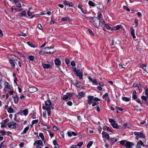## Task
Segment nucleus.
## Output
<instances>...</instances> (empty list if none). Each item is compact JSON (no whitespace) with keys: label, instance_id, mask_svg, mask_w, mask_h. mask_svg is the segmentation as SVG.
Instances as JSON below:
<instances>
[{"label":"nucleus","instance_id":"53","mask_svg":"<svg viewBox=\"0 0 148 148\" xmlns=\"http://www.w3.org/2000/svg\"><path fill=\"white\" fill-rule=\"evenodd\" d=\"M18 36H27V35L25 33H22L21 34H19L18 35Z\"/></svg>","mask_w":148,"mask_h":148},{"label":"nucleus","instance_id":"23","mask_svg":"<svg viewBox=\"0 0 148 148\" xmlns=\"http://www.w3.org/2000/svg\"><path fill=\"white\" fill-rule=\"evenodd\" d=\"M9 62L12 68H14L15 66V64L13 60H10Z\"/></svg>","mask_w":148,"mask_h":148},{"label":"nucleus","instance_id":"18","mask_svg":"<svg viewBox=\"0 0 148 148\" xmlns=\"http://www.w3.org/2000/svg\"><path fill=\"white\" fill-rule=\"evenodd\" d=\"M130 29L131 30V34L132 35V37L134 38H136V36H135V32L134 29L132 27H131L130 28Z\"/></svg>","mask_w":148,"mask_h":148},{"label":"nucleus","instance_id":"13","mask_svg":"<svg viewBox=\"0 0 148 148\" xmlns=\"http://www.w3.org/2000/svg\"><path fill=\"white\" fill-rule=\"evenodd\" d=\"M102 135L103 138L108 139L109 138V134L104 131H103L102 133Z\"/></svg>","mask_w":148,"mask_h":148},{"label":"nucleus","instance_id":"40","mask_svg":"<svg viewBox=\"0 0 148 148\" xmlns=\"http://www.w3.org/2000/svg\"><path fill=\"white\" fill-rule=\"evenodd\" d=\"M29 127H28V126L25 127L23 130V134L26 133L27 131L29 130Z\"/></svg>","mask_w":148,"mask_h":148},{"label":"nucleus","instance_id":"25","mask_svg":"<svg viewBox=\"0 0 148 148\" xmlns=\"http://www.w3.org/2000/svg\"><path fill=\"white\" fill-rule=\"evenodd\" d=\"M132 97L134 99H137L136 93L135 90H134L133 92Z\"/></svg>","mask_w":148,"mask_h":148},{"label":"nucleus","instance_id":"59","mask_svg":"<svg viewBox=\"0 0 148 148\" xmlns=\"http://www.w3.org/2000/svg\"><path fill=\"white\" fill-rule=\"evenodd\" d=\"M49 135L51 137V138H52L54 136V135L51 132H49Z\"/></svg>","mask_w":148,"mask_h":148},{"label":"nucleus","instance_id":"4","mask_svg":"<svg viewBox=\"0 0 148 148\" xmlns=\"http://www.w3.org/2000/svg\"><path fill=\"white\" fill-rule=\"evenodd\" d=\"M45 50L44 51V53H47V54H50L53 53L55 51L53 47H48L45 48Z\"/></svg>","mask_w":148,"mask_h":148},{"label":"nucleus","instance_id":"61","mask_svg":"<svg viewBox=\"0 0 148 148\" xmlns=\"http://www.w3.org/2000/svg\"><path fill=\"white\" fill-rule=\"evenodd\" d=\"M83 144V142H81L77 144V146L79 147H80Z\"/></svg>","mask_w":148,"mask_h":148},{"label":"nucleus","instance_id":"17","mask_svg":"<svg viewBox=\"0 0 148 148\" xmlns=\"http://www.w3.org/2000/svg\"><path fill=\"white\" fill-rule=\"evenodd\" d=\"M12 97L14 99V103H17L18 100V96L16 95L14 96H12Z\"/></svg>","mask_w":148,"mask_h":148},{"label":"nucleus","instance_id":"36","mask_svg":"<svg viewBox=\"0 0 148 148\" xmlns=\"http://www.w3.org/2000/svg\"><path fill=\"white\" fill-rule=\"evenodd\" d=\"M102 16V15L101 14L99 13V12H98V17H97V18L99 20H101V18Z\"/></svg>","mask_w":148,"mask_h":148},{"label":"nucleus","instance_id":"43","mask_svg":"<svg viewBox=\"0 0 148 148\" xmlns=\"http://www.w3.org/2000/svg\"><path fill=\"white\" fill-rule=\"evenodd\" d=\"M8 111L9 113H12L13 112V110L12 108H10L8 110Z\"/></svg>","mask_w":148,"mask_h":148},{"label":"nucleus","instance_id":"32","mask_svg":"<svg viewBox=\"0 0 148 148\" xmlns=\"http://www.w3.org/2000/svg\"><path fill=\"white\" fill-rule=\"evenodd\" d=\"M91 82H92L93 84L97 85L98 84V83L97 82V80L96 79H92Z\"/></svg>","mask_w":148,"mask_h":148},{"label":"nucleus","instance_id":"47","mask_svg":"<svg viewBox=\"0 0 148 148\" xmlns=\"http://www.w3.org/2000/svg\"><path fill=\"white\" fill-rule=\"evenodd\" d=\"M148 97H147V96L146 97L144 96H141L142 99L145 101H146Z\"/></svg>","mask_w":148,"mask_h":148},{"label":"nucleus","instance_id":"63","mask_svg":"<svg viewBox=\"0 0 148 148\" xmlns=\"http://www.w3.org/2000/svg\"><path fill=\"white\" fill-rule=\"evenodd\" d=\"M88 31H89V33L92 36H94V34H93L92 31V30H91L90 29H89Z\"/></svg>","mask_w":148,"mask_h":148},{"label":"nucleus","instance_id":"52","mask_svg":"<svg viewBox=\"0 0 148 148\" xmlns=\"http://www.w3.org/2000/svg\"><path fill=\"white\" fill-rule=\"evenodd\" d=\"M69 1H66L64 0V1H63V3L65 5H68L69 4Z\"/></svg>","mask_w":148,"mask_h":148},{"label":"nucleus","instance_id":"39","mask_svg":"<svg viewBox=\"0 0 148 148\" xmlns=\"http://www.w3.org/2000/svg\"><path fill=\"white\" fill-rule=\"evenodd\" d=\"M16 5L17 7L21 8V5L20 3L18 1H17L16 3Z\"/></svg>","mask_w":148,"mask_h":148},{"label":"nucleus","instance_id":"28","mask_svg":"<svg viewBox=\"0 0 148 148\" xmlns=\"http://www.w3.org/2000/svg\"><path fill=\"white\" fill-rule=\"evenodd\" d=\"M93 142L92 141H90L88 143L87 145V147L88 148H90L92 145L93 143Z\"/></svg>","mask_w":148,"mask_h":148},{"label":"nucleus","instance_id":"51","mask_svg":"<svg viewBox=\"0 0 148 148\" xmlns=\"http://www.w3.org/2000/svg\"><path fill=\"white\" fill-rule=\"evenodd\" d=\"M71 65L73 66L74 67L75 66V62L74 61H73L71 62Z\"/></svg>","mask_w":148,"mask_h":148},{"label":"nucleus","instance_id":"11","mask_svg":"<svg viewBox=\"0 0 148 148\" xmlns=\"http://www.w3.org/2000/svg\"><path fill=\"white\" fill-rule=\"evenodd\" d=\"M73 83L77 88H81L83 87V86L81 85V83L80 82H77L75 81H74L73 82Z\"/></svg>","mask_w":148,"mask_h":148},{"label":"nucleus","instance_id":"49","mask_svg":"<svg viewBox=\"0 0 148 148\" xmlns=\"http://www.w3.org/2000/svg\"><path fill=\"white\" fill-rule=\"evenodd\" d=\"M123 8L127 10V11H130V10L129 8L127 6L124 5L123 7Z\"/></svg>","mask_w":148,"mask_h":148},{"label":"nucleus","instance_id":"19","mask_svg":"<svg viewBox=\"0 0 148 148\" xmlns=\"http://www.w3.org/2000/svg\"><path fill=\"white\" fill-rule=\"evenodd\" d=\"M54 62L56 65L57 66H60V65L61 64V61L58 58L55 59L54 61Z\"/></svg>","mask_w":148,"mask_h":148},{"label":"nucleus","instance_id":"58","mask_svg":"<svg viewBox=\"0 0 148 148\" xmlns=\"http://www.w3.org/2000/svg\"><path fill=\"white\" fill-rule=\"evenodd\" d=\"M66 63L68 65L70 62V60L67 59H66L65 60Z\"/></svg>","mask_w":148,"mask_h":148},{"label":"nucleus","instance_id":"22","mask_svg":"<svg viewBox=\"0 0 148 148\" xmlns=\"http://www.w3.org/2000/svg\"><path fill=\"white\" fill-rule=\"evenodd\" d=\"M111 143L112 144H114L118 141V139H116L115 138H111L110 139Z\"/></svg>","mask_w":148,"mask_h":148},{"label":"nucleus","instance_id":"57","mask_svg":"<svg viewBox=\"0 0 148 148\" xmlns=\"http://www.w3.org/2000/svg\"><path fill=\"white\" fill-rule=\"evenodd\" d=\"M122 27V26L121 25H118L116 26V29L117 30H119Z\"/></svg>","mask_w":148,"mask_h":148},{"label":"nucleus","instance_id":"50","mask_svg":"<svg viewBox=\"0 0 148 148\" xmlns=\"http://www.w3.org/2000/svg\"><path fill=\"white\" fill-rule=\"evenodd\" d=\"M68 98V97L67 95H64L63 97V100H65Z\"/></svg>","mask_w":148,"mask_h":148},{"label":"nucleus","instance_id":"62","mask_svg":"<svg viewBox=\"0 0 148 148\" xmlns=\"http://www.w3.org/2000/svg\"><path fill=\"white\" fill-rule=\"evenodd\" d=\"M134 22H135V23L136 24V27H137V26L138 25V20L136 19H135V20H134Z\"/></svg>","mask_w":148,"mask_h":148},{"label":"nucleus","instance_id":"56","mask_svg":"<svg viewBox=\"0 0 148 148\" xmlns=\"http://www.w3.org/2000/svg\"><path fill=\"white\" fill-rule=\"evenodd\" d=\"M0 133L3 136L5 135L6 134L5 132L3 130L1 131Z\"/></svg>","mask_w":148,"mask_h":148},{"label":"nucleus","instance_id":"24","mask_svg":"<svg viewBox=\"0 0 148 148\" xmlns=\"http://www.w3.org/2000/svg\"><path fill=\"white\" fill-rule=\"evenodd\" d=\"M103 129L105 130L108 131L111 133L112 132L110 129V128L109 127H108L107 126H103Z\"/></svg>","mask_w":148,"mask_h":148},{"label":"nucleus","instance_id":"15","mask_svg":"<svg viewBox=\"0 0 148 148\" xmlns=\"http://www.w3.org/2000/svg\"><path fill=\"white\" fill-rule=\"evenodd\" d=\"M140 66L144 70L148 73V66H147L146 65L142 64Z\"/></svg>","mask_w":148,"mask_h":148},{"label":"nucleus","instance_id":"21","mask_svg":"<svg viewBox=\"0 0 148 148\" xmlns=\"http://www.w3.org/2000/svg\"><path fill=\"white\" fill-rule=\"evenodd\" d=\"M83 97V92H81L79 93L77 96V98L78 99H80Z\"/></svg>","mask_w":148,"mask_h":148},{"label":"nucleus","instance_id":"30","mask_svg":"<svg viewBox=\"0 0 148 148\" xmlns=\"http://www.w3.org/2000/svg\"><path fill=\"white\" fill-rule=\"evenodd\" d=\"M4 85L5 88H9L10 87V85L7 82H5L4 84Z\"/></svg>","mask_w":148,"mask_h":148},{"label":"nucleus","instance_id":"20","mask_svg":"<svg viewBox=\"0 0 148 148\" xmlns=\"http://www.w3.org/2000/svg\"><path fill=\"white\" fill-rule=\"evenodd\" d=\"M42 66L43 67L44 69H48L50 67V64L44 63L42 64Z\"/></svg>","mask_w":148,"mask_h":148},{"label":"nucleus","instance_id":"55","mask_svg":"<svg viewBox=\"0 0 148 148\" xmlns=\"http://www.w3.org/2000/svg\"><path fill=\"white\" fill-rule=\"evenodd\" d=\"M137 87L138 88V90H139L140 91H141L142 90V87L140 84V85H139Z\"/></svg>","mask_w":148,"mask_h":148},{"label":"nucleus","instance_id":"8","mask_svg":"<svg viewBox=\"0 0 148 148\" xmlns=\"http://www.w3.org/2000/svg\"><path fill=\"white\" fill-rule=\"evenodd\" d=\"M74 72L75 73L76 75L79 76L80 79H82L83 75L79 70H77L75 69L74 70Z\"/></svg>","mask_w":148,"mask_h":148},{"label":"nucleus","instance_id":"54","mask_svg":"<svg viewBox=\"0 0 148 148\" xmlns=\"http://www.w3.org/2000/svg\"><path fill=\"white\" fill-rule=\"evenodd\" d=\"M16 52L18 53L21 56L25 58V56H24L23 54L21 52L17 51Z\"/></svg>","mask_w":148,"mask_h":148},{"label":"nucleus","instance_id":"3","mask_svg":"<svg viewBox=\"0 0 148 148\" xmlns=\"http://www.w3.org/2000/svg\"><path fill=\"white\" fill-rule=\"evenodd\" d=\"M134 134L136 136L135 138L137 140H138L139 138H145V134L141 132H134Z\"/></svg>","mask_w":148,"mask_h":148},{"label":"nucleus","instance_id":"60","mask_svg":"<svg viewBox=\"0 0 148 148\" xmlns=\"http://www.w3.org/2000/svg\"><path fill=\"white\" fill-rule=\"evenodd\" d=\"M53 130L55 131H57L58 129V127L56 126H53Z\"/></svg>","mask_w":148,"mask_h":148},{"label":"nucleus","instance_id":"1","mask_svg":"<svg viewBox=\"0 0 148 148\" xmlns=\"http://www.w3.org/2000/svg\"><path fill=\"white\" fill-rule=\"evenodd\" d=\"M84 16L91 19V21L93 23V25L94 27L97 28H99L100 27H101V20H103V19L99 20L96 17L93 18V17H87L86 16H84Z\"/></svg>","mask_w":148,"mask_h":148},{"label":"nucleus","instance_id":"5","mask_svg":"<svg viewBox=\"0 0 148 148\" xmlns=\"http://www.w3.org/2000/svg\"><path fill=\"white\" fill-rule=\"evenodd\" d=\"M109 121L110 123V124L114 128L117 129L118 128V124L115 123L114 120L112 119H110Z\"/></svg>","mask_w":148,"mask_h":148},{"label":"nucleus","instance_id":"46","mask_svg":"<svg viewBox=\"0 0 148 148\" xmlns=\"http://www.w3.org/2000/svg\"><path fill=\"white\" fill-rule=\"evenodd\" d=\"M28 58L30 60L32 61L34 59V57L33 56H30L28 57Z\"/></svg>","mask_w":148,"mask_h":148},{"label":"nucleus","instance_id":"27","mask_svg":"<svg viewBox=\"0 0 148 148\" xmlns=\"http://www.w3.org/2000/svg\"><path fill=\"white\" fill-rule=\"evenodd\" d=\"M39 136L41 138L42 140V141H43L44 142H45V141L44 140V137L43 133H41L39 134Z\"/></svg>","mask_w":148,"mask_h":148},{"label":"nucleus","instance_id":"6","mask_svg":"<svg viewBox=\"0 0 148 148\" xmlns=\"http://www.w3.org/2000/svg\"><path fill=\"white\" fill-rule=\"evenodd\" d=\"M17 123L14 122H11L8 123V125L9 128L14 129L16 127Z\"/></svg>","mask_w":148,"mask_h":148},{"label":"nucleus","instance_id":"34","mask_svg":"<svg viewBox=\"0 0 148 148\" xmlns=\"http://www.w3.org/2000/svg\"><path fill=\"white\" fill-rule=\"evenodd\" d=\"M130 125V124L127 123H124L123 125V127H128Z\"/></svg>","mask_w":148,"mask_h":148},{"label":"nucleus","instance_id":"14","mask_svg":"<svg viewBox=\"0 0 148 148\" xmlns=\"http://www.w3.org/2000/svg\"><path fill=\"white\" fill-rule=\"evenodd\" d=\"M93 99V97L92 96H89L88 97L87 100V103L89 105H90L92 101V99Z\"/></svg>","mask_w":148,"mask_h":148},{"label":"nucleus","instance_id":"48","mask_svg":"<svg viewBox=\"0 0 148 148\" xmlns=\"http://www.w3.org/2000/svg\"><path fill=\"white\" fill-rule=\"evenodd\" d=\"M78 8L80 9L82 12H83V10L82 8V5H78Z\"/></svg>","mask_w":148,"mask_h":148},{"label":"nucleus","instance_id":"10","mask_svg":"<svg viewBox=\"0 0 148 148\" xmlns=\"http://www.w3.org/2000/svg\"><path fill=\"white\" fill-rule=\"evenodd\" d=\"M134 145V144L129 141H126L125 146L126 148H131L132 145Z\"/></svg>","mask_w":148,"mask_h":148},{"label":"nucleus","instance_id":"42","mask_svg":"<svg viewBox=\"0 0 148 148\" xmlns=\"http://www.w3.org/2000/svg\"><path fill=\"white\" fill-rule=\"evenodd\" d=\"M136 101L138 103H140V104L141 106H142V107L143 106L142 102L141 101H140V99H136Z\"/></svg>","mask_w":148,"mask_h":148},{"label":"nucleus","instance_id":"38","mask_svg":"<svg viewBox=\"0 0 148 148\" xmlns=\"http://www.w3.org/2000/svg\"><path fill=\"white\" fill-rule=\"evenodd\" d=\"M23 112L24 115L25 116H26L28 113V110L27 109H25L23 111Z\"/></svg>","mask_w":148,"mask_h":148},{"label":"nucleus","instance_id":"37","mask_svg":"<svg viewBox=\"0 0 148 148\" xmlns=\"http://www.w3.org/2000/svg\"><path fill=\"white\" fill-rule=\"evenodd\" d=\"M38 121V119H36L33 120L32 122V125L37 123Z\"/></svg>","mask_w":148,"mask_h":148},{"label":"nucleus","instance_id":"44","mask_svg":"<svg viewBox=\"0 0 148 148\" xmlns=\"http://www.w3.org/2000/svg\"><path fill=\"white\" fill-rule=\"evenodd\" d=\"M27 43L30 46L32 47H34V45L32 44L31 42L29 41L27 42Z\"/></svg>","mask_w":148,"mask_h":148},{"label":"nucleus","instance_id":"12","mask_svg":"<svg viewBox=\"0 0 148 148\" xmlns=\"http://www.w3.org/2000/svg\"><path fill=\"white\" fill-rule=\"evenodd\" d=\"M37 89L34 87H30L28 89V90L30 92L32 93L37 91Z\"/></svg>","mask_w":148,"mask_h":148},{"label":"nucleus","instance_id":"33","mask_svg":"<svg viewBox=\"0 0 148 148\" xmlns=\"http://www.w3.org/2000/svg\"><path fill=\"white\" fill-rule=\"evenodd\" d=\"M69 18L68 17H66L64 18H62L61 19V20L63 21H65L69 20Z\"/></svg>","mask_w":148,"mask_h":148},{"label":"nucleus","instance_id":"31","mask_svg":"<svg viewBox=\"0 0 148 148\" xmlns=\"http://www.w3.org/2000/svg\"><path fill=\"white\" fill-rule=\"evenodd\" d=\"M88 4L90 6H95V3L91 1H89L88 2Z\"/></svg>","mask_w":148,"mask_h":148},{"label":"nucleus","instance_id":"2","mask_svg":"<svg viewBox=\"0 0 148 148\" xmlns=\"http://www.w3.org/2000/svg\"><path fill=\"white\" fill-rule=\"evenodd\" d=\"M52 108L51 101L49 100L46 101L45 103V105L43 106L42 109L46 110H51Z\"/></svg>","mask_w":148,"mask_h":148},{"label":"nucleus","instance_id":"45","mask_svg":"<svg viewBox=\"0 0 148 148\" xmlns=\"http://www.w3.org/2000/svg\"><path fill=\"white\" fill-rule=\"evenodd\" d=\"M108 93H105V94L103 95L102 97L103 99H106V97H108Z\"/></svg>","mask_w":148,"mask_h":148},{"label":"nucleus","instance_id":"16","mask_svg":"<svg viewBox=\"0 0 148 148\" xmlns=\"http://www.w3.org/2000/svg\"><path fill=\"white\" fill-rule=\"evenodd\" d=\"M40 145L42 146L43 145V144L42 142L40 140H36L34 143V145Z\"/></svg>","mask_w":148,"mask_h":148},{"label":"nucleus","instance_id":"7","mask_svg":"<svg viewBox=\"0 0 148 148\" xmlns=\"http://www.w3.org/2000/svg\"><path fill=\"white\" fill-rule=\"evenodd\" d=\"M101 27L102 28L106 27V29H110V27L107 24H106L104 20H101Z\"/></svg>","mask_w":148,"mask_h":148},{"label":"nucleus","instance_id":"9","mask_svg":"<svg viewBox=\"0 0 148 148\" xmlns=\"http://www.w3.org/2000/svg\"><path fill=\"white\" fill-rule=\"evenodd\" d=\"M141 146L143 147H145L143 142L142 140H140L137 143L136 147L137 148H141Z\"/></svg>","mask_w":148,"mask_h":148},{"label":"nucleus","instance_id":"35","mask_svg":"<svg viewBox=\"0 0 148 148\" xmlns=\"http://www.w3.org/2000/svg\"><path fill=\"white\" fill-rule=\"evenodd\" d=\"M140 83L138 82H136L134 83L133 85V87H138L140 85Z\"/></svg>","mask_w":148,"mask_h":148},{"label":"nucleus","instance_id":"41","mask_svg":"<svg viewBox=\"0 0 148 148\" xmlns=\"http://www.w3.org/2000/svg\"><path fill=\"white\" fill-rule=\"evenodd\" d=\"M126 141H127L123 140H121L120 142V143L121 145L123 146H124L126 143Z\"/></svg>","mask_w":148,"mask_h":148},{"label":"nucleus","instance_id":"64","mask_svg":"<svg viewBox=\"0 0 148 148\" xmlns=\"http://www.w3.org/2000/svg\"><path fill=\"white\" fill-rule=\"evenodd\" d=\"M38 28L40 30H42V27L40 24H38Z\"/></svg>","mask_w":148,"mask_h":148},{"label":"nucleus","instance_id":"26","mask_svg":"<svg viewBox=\"0 0 148 148\" xmlns=\"http://www.w3.org/2000/svg\"><path fill=\"white\" fill-rule=\"evenodd\" d=\"M122 99L123 101L125 102H128L130 100V98H128L126 97H122Z\"/></svg>","mask_w":148,"mask_h":148},{"label":"nucleus","instance_id":"29","mask_svg":"<svg viewBox=\"0 0 148 148\" xmlns=\"http://www.w3.org/2000/svg\"><path fill=\"white\" fill-rule=\"evenodd\" d=\"M26 14V13L25 11H23L20 13V14L22 17H23V16H25Z\"/></svg>","mask_w":148,"mask_h":148}]
</instances>
